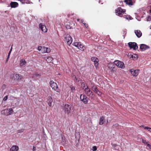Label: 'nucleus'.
Segmentation results:
<instances>
[{
	"label": "nucleus",
	"instance_id": "c85d7f7f",
	"mask_svg": "<svg viewBox=\"0 0 151 151\" xmlns=\"http://www.w3.org/2000/svg\"><path fill=\"white\" fill-rule=\"evenodd\" d=\"M98 62H99V59H98L96 60L94 62V65L96 67L98 65V64H99Z\"/></svg>",
	"mask_w": 151,
	"mask_h": 151
},
{
	"label": "nucleus",
	"instance_id": "bf43d9fd",
	"mask_svg": "<svg viewBox=\"0 0 151 151\" xmlns=\"http://www.w3.org/2000/svg\"><path fill=\"white\" fill-rule=\"evenodd\" d=\"M75 79H76V77H75Z\"/></svg>",
	"mask_w": 151,
	"mask_h": 151
},
{
	"label": "nucleus",
	"instance_id": "dca6fc26",
	"mask_svg": "<svg viewBox=\"0 0 151 151\" xmlns=\"http://www.w3.org/2000/svg\"><path fill=\"white\" fill-rule=\"evenodd\" d=\"M13 77L14 79H17V80H20L22 78V76L21 75L18 74H14Z\"/></svg>",
	"mask_w": 151,
	"mask_h": 151
},
{
	"label": "nucleus",
	"instance_id": "ea45409f",
	"mask_svg": "<svg viewBox=\"0 0 151 151\" xmlns=\"http://www.w3.org/2000/svg\"><path fill=\"white\" fill-rule=\"evenodd\" d=\"M42 47L41 46H39L37 49L39 51H41Z\"/></svg>",
	"mask_w": 151,
	"mask_h": 151
},
{
	"label": "nucleus",
	"instance_id": "f03ea898",
	"mask_svg": "<svg viewBox=\"0 0 151 151\" xmlns=\"http://www.w3.org/2000/svg\"><path fill=\"white\" fill-rule=\"evenodd\" d=\"M13 112L12 109L9 108L3 110L1 111V114L5 115L8 116L12 114Z\"/></svg>",
	"mask_w": 151,
	"mask_h": 151
},
{
	"label": "nucleus",
	"instance_id": "72a5a7b5",
	"mask_svg": "<svg viewBox=\"0 0 151 151\" xmlns=\"http://www.w3.org/2000/svg\"><path fill=\"white\" fill-rule=\"evenodd\" d=\"M97 147L96 146H94L92 147V150L93 151H95L97 150Z\"/></svg>",
	"mask_w": 151,
	"mask_h": 151
},
{
	"label": "nucleus",
	"instance_id": "ddd939ff",
	"mask_svg": "<svg viewBox=\"0 0 151 151\" xmlns=\"http://www.w3.org/2000/svg\"><path fill=\"white\" fill-rule=\"evenodd\" d=\"M140 48L142 51H144L150 48V47L144 44H142L140 45Z\"/></svg>",
	"mask_w": 151,
	"mask_h": 151
},
{
	"label": "nucleus",
	"instance_id": "2f4dec72",
	"mask_svg": "<svg viewBox=\"0 0 151 151\" xmlns=\"http://www.w3.org/2000/svg\"><path fill=\"white\" fill-rule=\"evenodd\" d=\"M142 142L145 144H146V145H147V144L149 142H148L146 141L144 139H142Z\"/></svg>",
	"mask_w": 151,
	"mask_h": 151
},
{
	"label": "nucleus",
	"instance_id": "f704fd0d",
	"mask_svg": "<svg viewBox=\"0 0 151 151\" xmlns=\"http://www.w3.org/2000/svg\"><path fill=\"white\" fill-rule=\"evenodd\" d=\"M147 146L149 147V149L151 150V143L149 142L147 145Z\"/></svg>",
	"mask_w": 151,
	"mask_h": 151
},
{
	"label": "nucleus",
	"instance_id": "7ed1b4c3",
	"mask_svg": "<svg viewBox=\"0 0 151 151\" xmlns=\"http://www.w3.org/2000/svg\"><path fill=\"white\" fill-rule=\"evenodd\" d=\"M73 45L81 51H84L85 48L83 45L81 44L80 42H75L73 43Z\"/></svg>",
	"mask_w": 151,
	"mask_h": 151
},
{
	"label": "nucleus",
	"instance_id": "2eb2a0df",
	"mask_svg": "<svg viewBox=\"0 0 151 151\" xmlns=\"http://www.w3.org/2000/svg\"><path fill=\"white\" fill-rule=\"evenodd\" d=\"M40 28L44 32H46L47 31V29L46 28L45 26L43 25L42 24L40 23L39 24Z\"/></svg>",
	"mask_w": 151,
	"mask_h": 151
},
{
	"label": "nucleus",
	"instance_id": "0eeeda50",
	"mask_svg": "<svg viewBox=\"0 0 151 151\" xmlns=\"http://www.w3.org/2000/svg\"><path fill=\"white\" fill-rule=\"evenodd\" d=\"M114 65L112 63H109L108 64L106 67L107 71H111V72H114Z\"/></svg>",
	"mask_w": 151,
	"mask_h": 151
},
{
	"label": "nucleus",
	"instance_id": "052dcab7",
	"mask_svg": "<svg viewBox=\"0 0 151 151\" xmlns=\"http://www.w3.org/2000/svg\"><path fill=\"white\" fill-rule=\"evenodd\" d=\"M40 0H39V1H40Z\"/></svg>",
	"mask_w": 151,
	"mask_h": 151
},
{
	"label": "nucleus",
	"instance_id": "a211bd4d",
	"mask_svg": "<svg viewBox=\"0 0 151 151\" xmlns=\"http://www.w3.org/2000/svg\"><path fill=\"white\" fill-rule=\"evenodd\" d=\"M18 150V147L15 145L13 146L10 149V151H17Z\"/></svg>",
	"mask_w": 151,
	"mask_h": 151
},
{
	"label": "nucleus",
	"instance_id": "f3484780",
	"mask_svg": "<svg viewBox=\"0 0 151 151\" xmlns=\"http://www.w3.org/2000/svg\"><path fill=\"white\" fill-rule=\"evenodd\" d=\"M43 58L44 59L46 60L47 62L49 63H51L53 60L52 58L50 56L43 57Z\"/></svg>",
	"mask_w": 151,
	"mask_h": 151
},
{
	"label": "nucleus",
	"instance_id": "a878e982",
	"mask_svg": "<svg viewBox=\"0 0 151 151\" xmlns=\"http://www.w3.org/2000/svg\"><path fill=\"white\" fill-rule=\"evenodd\" d=\"M122 17H124L125 18L127 19L131 20L132 19L131 17L129 15H125L124 14L123 15Z\"/></svg>",
	"mask_w": 151,
	"mask_h": 151
},
{
	"label": "nucleus",
	"instance_id": "f8f14e48",
	"mask_svg": "<svg viewBox=\"0 0 151 151\" xmlns=\"http://www.w3.org/2000/svg\"><path fill=\"white\" fill-rule=\"evenodd\" d=\"M86 87V88L84 90L85 92L88 96H92L93 95L92 92L88 87Z\"/></svg>",
	"mask_w": 151,
	"mask_h": 151
},
{
	"label": "nucleus",
	"instance_id": "473e14b6",
	"mask_svg": "<svg viewBox=\"0 0 151 151\" xmlns=\"http://www.w3.org/2000/svg\"><path fill=\"white\" fill-rule=\"evenodd\" d=\"M98 59L96 57H92L91 58V60L93 62H94L96 60Z\"/></svg>",
	"mask_w": 151,
	"mask_h": 151
},
{
	"label": "nucleus",
	"instance_id": "5fc2aeb1",
	"mask_svg": "<svg viewBox=\"0 0 151 151\" xmlns=\"http://www.w3.org/2000/svg\"><path fill=\"white\" fill-rule=\"evenodd\" d=\"M12 47H11V49H10V50H11V51H12Z\"/></svg>",
	"mask_w": 151,
	"mask_h": 151
},
{
	"label": "nucleus",
	"instance_id": "6e6d98bb",
	"mask_svg": "<svg viewBox=\"0 0 151 151\" xmlns=\"http://www.w3.org/2000/svg\"><path fill=\"white\" fill-rule=\"evenodd\" d=\"M116 144H115L114 145V147L116 146Z\"/></svg>",
	"mask_w": 151,
	"mask_h": 151
},
{
	"label": "nucleus",
	"instance_id": "e433bc0d",
	"mask_svg": "<svg viewBox=\"0 0 151 151\" xmlns=\"http://www.w3.org/2000/svg\"><path fill=\"white\" fill-rule=\"evenodd\" d=\"M147 21H151V16H148L147 17Z\"/></svg>",
	"mask_w": 151,
	"mask_h": 151
},
{
	"label": "nucleus",
	"instance_id": "09e8293b",
	"mask_svg": "<svg viewBox=\"0 0 151 151\" xmlns=\"http://www.w3.org/2000/svg\"><path fill=\"white\" fill-rule=\"evenodd\" d=\"M81 22L83 24V22H84V21L83 20H82V19H81Z\"/></svg>",
	"mask_w": 151,
	"mask_h": 151
},
{
	"label": "nucleus",
	"instance_id": "39448f33",
	"mask_svg": "<svg viewBox=\"0 0 151 151\" xmlns=\"http://www.w3.org/2000/svg\"><path fill=\"white\" fill-rule=\"evenodd\" d=\"M70 106L68 104H65L63 107V110L65 114H69L70 111Z\"/></svg>",
	"mask_w": 151,
	"mask_h": 151
},
{
	"label": "nucleus",
	"instance_id": "20e7f679",
	"mask_svg": "<svg viewBox=\"0 0 151 151\" xmlns=\"http://www.w3.org/2000/svg\"><path fill=\"white\" fill-rule=\"evenodd\" d=\"M50 86L52 89L57 92H59V90L56 83L54 81H51L50 82Z\"/></svg>",
	"mask_w": 151,
	"mask_h": 151
},
{
	"label": "nucleus",
	"instance_id": "49530a36",
	"mask_svg": "<svg viewBox=\"0 0 151 151\" xmlns=\"http://www.w3.org/2000/svg\"><path fill=\"white\" fill-rule=\"evenodd\" d=\"M9 58L7 57V58L6 59V63L8 62V61Z\"/></svg>",
	"mask_w": 151,
	"mask_h": 151
},
{
	"label": "nucleus",
	"instance_id": "412c9836",
	"mask_svg": "<svg viewBox=\"0 0 151 151\" xmlns=\"http://www.w3.org/2000/svg\"><path fill=\"white\" fill-rule=\"evenodd\" d=\"M105 121V120L104 117L103 116H102L99 119V124L100 125H102L104 123Z\"/></svg>",
	"mask_w": 151,
	"mask_h": 151
},
{
	"label": "nucleus",
	"instance_id": "bb28decb",
	"mask_svg": "<svg viewBox=\"0 0 151 151\" xmlns=\"http://www.w3.org/2000/svg\"><path fill=\"white\" fill-rule=\"evenodd\" d=\"M91 88L93 91L95 93L98 90L96 87L95 86H93L91 87Z\"/></svg>",
	"mask_w": 151,
	"mask_h": 151
},
{
	"label": "nucleus",
	"instance_id": "603ef678",
	"mask_svg": "<svg viewBox=\"0 0 151 151\" xmlns=\"http://www.w3.org/2000/svg\"><path fill=\"white\" fill-rule=\"evenodd\" d=\"M77 20L78 22H79L80 20V19H77Z\"/></svg>",
	"mask_w": 151,
	"mask_h": 151
},
{
	"label": "nucleus",
	"instance_id": "3c124183",
	"mask_svg": "<svg viewBox=\"0 0 151 151\" xmlns=\"http://www.w3.org/2000/svg\"><path fill=\"white\" fill-rule=\"evenodd\" d=\"M97 1H98L99 3H100V0H96Z\"/></svg>",
	"mask_w": 151,
	"mask_h": 151
},
{
	"label": "nucleus",
	"instance_id": "9d476101",
	"mask_svg": "<svg viewBox=\"0 0 151 151\" xmlns=\"http://www.w3.org/2000/svg\"><path fill=\"white\" fill-rule=\"evenodd\" d=\"M65 41L67 42L68 44L70 45L72 42V37L69 35H67L65 37Z\"/></svg>",
	"mask_w": 151,
	"mask_h": 151
},
{
	"label": "nucleus",
	"instance_id": "cd10ccee",
	"mask_svg": "<svg viewBox=\"0 0 151 151\" xmlns=\"http://www.w3.org/2000/svg\"><path fill=\"white\" fill-rule=\"evenodd\" d=\"M81 86L82 88L84 90L85 88H86L87 87H88L84 83H82L81 84Z\"/></svg>",
	"mask_w": 151,
	"mask_h": 151
},
{
	"label": "nucleus",
	"instance_id": "1a4fd4ad",
	"mask_svg": "<svg viewBox=\"0 0 151 151\" xmlns=\"http://www.w3.org/2000/svg\"><path fill=\"white\" fill-rule=\"evenodd\" d=\"M130 48H133L134 50H136L138 48V46L136 43L133 42H129L128 43Z\"/></svg>",
	"mask_w": 151,
	"mask_h": 151
},
{
	"label": "nucleus",
	"instance_id": "f257e3e1",
	"mask_svg": "<svg viewBox=\"0 0 151 151\" xmlns=\"http://www.w3.org/2000/svg\"><path fill=\"white\" fill-rule=\"evenodd\" d=\"M125 11V9H122L120 7H119L116 9L115 13L117 15L120 17H122L123 15L125 14L124 13Z\"/></svg>",
	"mask_w": 151,
	"mask_h": 151
},
{
	"label": "nucleus",
	"instance_id": "6ab92c4d",
	"mask_svg": "<svg viewBox=\"0 0 151 151\" xmlns=\"http://www.w3.org/2000/svg\"><path fill=\"white\" fill-rule=\"evenodd\" d=\"M134 32L136 36L138 37H141L142 35L141 32L139 30H136L134 31Z\"/></svg>",
	"mask_w": 151,
	"mask_h": 151
},
{
	"label": "nucleus",
	"instance_id": "9b49d317",
	"mask_svg": "<svg viewBox=\"0 0 151 151\" xmlns=\"http://www.w3.org/2000/svg\"><path fill=\"white\" fill-rule=\"evenodd\" d=\"M81 100L84 103L86 104L88 102V98L84 94H81L80 96Z\"/></svg>",
	"mask_w": 151,
	"mask_h": 151
},
{
	"label": "nucleus",
	"instance_id": "de8ad7c7",
	"mask_svg": "<svg viewBox=\"0 0 151 151\" xmlns=\"http://www.w3.org/2000/svg\"><path fill=\"white\" fill-rule=\"evenodd\" d=\"M10 54L11 53H9L8 55V57H8L9 58V56H10Z\"/></svg>",
	"mask_w": 151,
	"mask_h": 151
},
{
	"label": "nucleus",
	"instance_id": "4468645a",
	"mask_svg": "<svg viewBox=\"0 0 151 151\" xmlns=\"http://www.w3.org/2000/svg\"><path fill=\"white\" fill-rule=\"evenodd\" d=\"M50 52V50L49 48L45 47H42L41 51L42 53H49Z\"/></svg>",
	"mask_w": 151,
	"mask_h": 151
},
{
	"label": "nucleus",
	"instance_id": "a18cd8bd",
	"mask_svg": "<svg viewBox=\"0 0 151 151\" xmlns=\"http://www.w3.org/2000/svg\"><path fill=\"white\" fill-rule=\"evenodd\" d=\"M33 151H36V147L35 146L33 147Z\"/></svg>",
	"mask_w": 151,
	"mask_h": 151
},
{
	"label": "nucleus",
	"instance_id": "79ce46f5",
	"mask_svg": "<svg viewBox=\"0 0 151 151\" xmlns=\"http://www.w3.org/2000/svg\"><path fill=\"white\" fill-rule=\"evenodd\" d=\"M41 76V73H36L35 74V76L36 77L40 76Z\"/></svg>",
	"mask_w": 151,
	"mask_h": 151
},
{
	"label": "nucleus",
	"instance_id": "4be33fe9",
	"mask_svg": "<svg viewBox=\"0 0 151 151\" xmlns=\"http://www.w3.org/2000/svg\"><path fill=\"white\" fill-rule=\"evenodd\" d=\"M48 101L49 106H52V97L50 96H49L48 97Z\"/></svg>",
	"mask_w": 151,
	"mask_h": 151
},
{
	"label": "nucleus",
	"instance_id": "a19ab883",
	"mask_svg": "<svg viewBox=\"0 0 151 151\" xmlns=\"http://www.w3.org/2000/svg\"><path fill=\"white\" fill-rule=\"evenodd\" d=\"M2 88L4 90L6 88V86L5 84L3 85L2 86Z\"/></svg>",
	"mask_w": 151,
	"mask_h": 151
},
{
	"label": "nucleus",
	"instance_id": "aec40b11",
	"mask_svg": "<svg viewBox=\"0 0 151 151\" xmlns=\"http://www.w3.org/2000/svg\"><path fill=\"white\" fill-rule=\"evenodd\" d=\"M10 6L12 8H15L18 6V3L15 2H12L10 3Z\"/></svg>",
	"mask_w": 151,
	"mask_h": 151
},
{
	"label": "nucleus",
	"instance_id": "423d86ee",
	"mask_svg": "<svg viewBox=\"0 0 151 151\" xmlns=\"http://www.w3.org/2000/svg\"><path fill=\"white\" fill-rule=\"evenodd\" d=\"M114 63L118 67L122 69H124L125 67L124 63L120 61H115L114 62Z\"/></svg>",
	"mask_w": 151,
	"mask_h": 151
},
{
	"label": "nucleus",
	"instance_id": "393cba45",
	"mask_svg": "<svg viewBox=\"0 0 151 151\" xmlns=\"http://www.w3.org/2000/svg\"><path fill=\"white\" fill-rule=\"evenodd\" d=\"M124 2L126 3V4H128L129 5H132L133 3L132 1L131 0H125Z\"/></svg>",
	"mask_w": 151,
	"mask_h": 151
},
{
	"label": "nucleus",
	"instance_id": "58836bf2",
	"mask_svg": "<svg viewBox=\"0 0 151 151\" xmlns=\"http://www.w3.org/2000/svg\"><path fill=\"white\" fill-rule=\"evenodd\" d=\"M24 130V129H23L19 130L17 131V132L18 133H20V132H23Z\"/></svg>",
	"mask_w": 151,
	"mask_h": 151
},
{
	"label": "nucleus",
	"instance_id": "5701e85b",
	"mask_svg": "<svg viewBox=\"0 0 151 151\" xmlns=\"http://www.w3.org/2000/svg\"><path fill=\"white\" fill-rule=\"evenodd\" d=\"M19 1L23 4H24L25 3L27 4H32V2H30L28 0H19Z\"/></svg>",
	"mask_w": 151,
	"mask_h": 151
},
{
	"label": "nucleus",
	"instance_id": "6e6552de",
	"mask_svg": "<svg viewBox=\"0 0 151 151\" xmlns=\"http://www.w3.org/2000/svg\"><path fill=\"white\" fill-rule=\"evenodd\" d=\"M129 71L133 76H137L139 73V69L134 70L131 69Z\"/></svg>",
	"mask_w": 151,
	"mask_h": 151
},
{
	"label": "nucleus",
	"instance_id": "13d9d810",
	"mask_svg": "<svg viewBox=\"0 0 151 151\" xmlns=\"http://www.w3.org/2000/svg\"><path fill=\"white\" fill-rule=\"evenodd\" d=\"M150 29H151V26H150Z\"/></svg>",
	"mask_w": 151,
	"mask_h": 151
},
{
	"label": "nucleus",
	"instance_id": "c756f323",
	"mask_svg": "<svg viewBox=\"0 0 151 151\" xmlns=\"http://www.w3.org/2000/svg\"><path fill=\"white\" fill-rule=\"evenodd\" d=\"M131 57L133 59H135L138 58V55L137 54H134L132 55Z\"/></svg>",
	"mask_w": 151,
	"mask_h": 151
},
{
	"label": "nucleus",
	"instance_id": "8fccbe9b",
	"mask_svg": "<svg viewBox=\"0 0 151 151\" xmlns=\"http://www.w3.org/2000/svg\"><path fill=\"white\" fill-rule=\"evenodd\" d=\"M65 139V137H64L63 136H62V139L63 140Z\"/></svg>",
	"mask_w": 151,
	"mask_h": 151
},
{
	"label": "nucleus",
	"instance_id": "7c9ffc66",
	"mask_svg": "<svg viewBox=\"0 0 151 151\" xmlns=\"http://www.w3.org/2000/svg\"><path fill=\"white\" fill-rule=\"evenodd\" d=\"M142 127L145 129H148V130L151 132V128L149 127H146V126H142Z\"/></svg>",
	"mask_w": 151,
	"mask_h": 151
},
{
	"label": "nucleus",
	"instance_id": "c03bdc74",
	"mask_svg": "<svg viewBox=\"0 0 151 151\" xmlns=\"http://www.w3.org/2000/svg\"><path fill=\"white\" fill-rule=\"evenodd\" d=\"M83 24H84V26L86 27H88V25L87 24L85 23H83Z\"/></svg>",
	"mask_w": 151,
	"mask_h": 151
},
{
	"label": "nucleus",
	"instance_id": "4d7b16f0",
	"mask_svg": "<svg viewBox=\"0 0 151 151\" xmlns=\"http://www.w3.org/2000/svg\"><path fill=\"white\" fill-rule=\"evenodd\" d=\"M117 125H118L117 124H115V126H117Z\"/></svg>",
	"mask_w": 151,
	"mask_h": 151
},
{
	"label": "nucleus",
	"instance_id": "b1692460",
	"mask_svg": "<svg viewBox=\"0 0 151 151\" xmlns=\"http://www.w3.org/2000/svg\"><path fill=\"white\" fill-rule=\"evenodd\" d=\"M20 65L21 67H23L26 64V62L24 60H21L20 61Z\"/></svg>",
	"mask_w": 151,
	"mask_h": 151
},
{
	"label": "nucleus",
	"instance_id": "864d4df0",
	"mask_svg": "<svg viewBox=\"0 0 151 151\" xmlns=\"http://www.w3.org/2000/svg\"><path fill=\"white\" fill-rule=\"evenodd\" d=\"M12 51H11V50H10V51H9V53H11V52H12Z\"/></svg>",
	"mask_w": 151,
	"mask_h": 151
},
{
	"label": "nucleus",
	"instance_id": "4c0bfd02",
	"mask_svg": "<svg viewBox=\"0 0 151 151\" xmlns=\"http://www.w3.org/2000/svg\"><path fill=\"white\" fill-rule=\"evenodd\" d=\"M71 90L73 92L75 90V88L73 86H71L70 87Z\"/></svg>",
	"mask_w": 151,
	"mask_h": 151
},
{
	"label": "nucleus",
	"instance_id": "37998d69",
	"mask_svg": "<svg viewBox=\"0 0 151 151\" xmlns=\"http://www.w3.org/2000/svg\"><path fill=\"white\" fill-rule=\"evenodd\" d=\"M8 96H6L4 98L3 100L4 101L7 100V99Z\"/></svg>",
	"mask_w": 151,
	"mask_h": 151
},
{
	"label": "nucleus",
	"instance_id": "c9c22d12",
	"mask_svg": "<svg viewBox=\"0 0 151 151\" xmlns=\"http://www.w3.org/2000/svg\"><path fill=\"white\" fill-rule=\"evenodd\" d=\"M96 93H97L99 96L101 95V92L99 91V90H98Z\"/></svg>",
	"mask_w": 151,
	"mask_h": 151
}]
</instances>
